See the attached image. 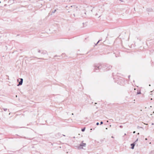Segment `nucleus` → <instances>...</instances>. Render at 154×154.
Wrapping results in <instances>:
<instances>
[{"mask_svg":"<svg viewBox=\"0 0 154 154\" xmlns=\"http://www.w3.org/2000/svg\"><path fill=\"white\" fill-rule=\"evenodd\" d=\"M83 141L79 145V146L78 147V149H85L84 148V147H85L86 145V144L85 143H83Z\"/></svg>","mask_w":154,"mask_h":154,"instance_id":"f257e3e1","label":"nucleus"},{"mask_svg":"<svg viewBox=\"0 0 154 154\" xmlns=\"http://www.w3.org/2000/svg\"><path fill=\"white\" fill-rule=\"evenodd\" d=\"M41 54L43 55H45L47 54V52L46 51L42 50Z\"/></svg>","mask_w":154,"mask_h":154,"instance_id":"f03ea898","label":"nucleus"},{"mask_svg":"<svg viewBox=\"0 0 154 154\" xmlns=\"http://www.w3.org/2000/svg\"><path fill=\"white\" fill-rule=\"evenodd\" d=\"M23 82V79H20V81L19 82V84L18 85H21L22 84Z\"/></svg>","mask_w":154,"mask_h":154,"instance_id":"7ed1b4c3","label":"nucleus"},{"mask_svg":"<svg viewBox=\"0 0 154 154\" xmlns=\"http://www.w3.org/2000/svg\"><path fill=\"white\" fill-rule=\"evenodd\" d=\"M131 149H134V146L135 145V144L134 143H132V144H131Z\"/></svg>","mask_w":154,"mask_h":154,"instance_id":"20e7f679","label":"nucleus"},{"mask_svg":"<svg viewBox=\"0 0 154 154\" xmlns=\"http://www.w3.org/2000/svg\"><path fill=\"white\" fill-rule=\"evenodd\" d=\"M42 49L40 50L39 49H38L37 50L38 52V53H42Z\"/></svg>","mask_w":154,"mask_h":154,"instance_id":"39448f33","label":"nucleus"},{"mask_svg":"<svg viewBox=\"0 0 154 154\" xmlns=\"http://www.w3.org/2000/svg\"><path fill=\"white\" fill-rule=\"evenodd\" d=\"M85 128H84L82 129V131H85Z\"/></svg>","mask_w":154,"mask_h":154,"instance_id":"423d86ee","label":"nucleus"},{"mask_svg":"<svg viewBox=\"0 0 154 154\" xmlns=\"http://www.w3.org/2000/svg\"><path fill=\"white\" fill-rule=\"evenodd\" d=\"M138 139H137V140L135 141L134 142V143H135H135L136 142H137L138 141Z\"/></svg>","mask_w":154,"mask_h":154,"instance_id":"0eeeda50","label":"nucleus"},{"mask_svg":"<svg viewBox=\"0 0 154 154\" xmlns=\"http://www.w3.org/2000/svg\"><path fill=\"white\" fill-rule=\"evenodd\" d=\"M103 124V122H100V125H102Z\"/></svg>","mask_w":154,"mask_h":154,"instance_id":"6e6552de","label":"nucleus"},{"mask_svg":"<svg viewBox=\"0 0 154 154\" xmlns=\"http://www.w3.org/2000/svg\"><path fill=\"white\" fill-rule=\"evenodd\" d=\"M4 110L5 111H6L7 110V109H4Z\"/></svg>","mask_w":154,"mask_h":154,"instance_id":"1a4fd4ad","label":"nucleus"},{"mask_svg":"<svg viewBox=\"0 0 154 154\" xmlns=\"http://www.w3.org/2000/svg\"><path fill=\"white\" fill-rule=\"evenodd\" d=\"M96 67H97L99 69V66H96Z\"/></svg>","mask_w":154,"mask_h":154,"instance_id":"9d476101","label":"nucleus"},{"mask_svg":"<svg viewBox=\"0 0 154 154\" xmlns=\"http://www.w3.org/2000/svg\"><path fill=\"white\" fill-rule=\"evenodd\" d=\"M100 41V40H99L97 42V44H97H98L99 42Z\"/></svg>","mask_w":154,"mask_h":154,"instance_id":"9b49d317","label":"nucleus"},{"mask_svg":"<svg viewBox=\"0 0 154 154\" xmlns=\"http://www.w3.org/2000/svg\"><path fill=\"white\" fill-rule=\"evenodd\" d=\"M99 124V123L98 122H97V123H96V125H98Z\"/></svg>","mask_w":154,"mask_h":154,"instance_id":"f8f14e48","label":"nucleus"},{"mask_svg":"<svg viewBox=\"0 0 154 154\" xmlns=\"http://www.w3.org/2000/svg\"><path fill=\"white\" fill-rule=\"evenodd\" d=\"M140 92H139H139H137V94H140Z\"/></svg>","mask_w":154,"mask_h":154,"instance_id":"ddd939ff","label":"nucleus"},{"mask_svg":"<svg viewBox=\"0 0 154 154\" xmlns=\"http://www.w3.org/2000/svg\"><path fill=\"white\" fill-rule=\"evenodd\" d=\"M120 127L121 128H122V126L121 125V126H120Z\"/></svg>","mask_w":154,"mask_h":154,"instance_id":"4468645a","label":"nucleus"},{"mask_svg":"<svg viewBox=\"0 0 154 154\" xmlns=\"http://www.w3.org/2000/svg\"><path fill=\"white\" fill-rule=\"evenodd\" d=\"M133 133L134 134L135 133V131H134Z\"/></svg>","mask_w":154,"mask_h":154,"instance_id":"2eb2a0df","label":"nucleus"},{"mask_svg":"<svg viewBox=\"0 0 154 154\" xmlns=\"http://www.w3.org/2000/svg\"><path fill=\"white\" fill-rule=\"evenodd\" d=\"M145 140H147V138H146V139H145Z\"/></svg>","mask_w":154,"mask_h":154,"instance_id":"dca6fc26","label":"nucleus"},{"mask_svg":"<svg viewBox=\"0 0 154 154\" xmlns=\"http://www.w3.org/2000/svg\"><path fill=\"white\" fill-rule=\"evenodd\" d=\"M84 14H86V13H85H85H84Z\"/></svg>","mask_w":154,"mask_h":154,"instance_id":"f3484780","label":"nucleus"},{"mask_svg":"<svg viewBox=\"0 0 154 154\" xmlns=\"http://www.w3.org/2000/svg\"><path fill=\"white\" fill-rule=\"evenodd\" d=\"M139 134V133H138L137 134Z\"/></svg>","mask_w":154,"mask_h":154,"instance_id":"a211bd4d","label":"nucleus"},{"mask_svg":"<svg viewBox=\"0 0 154 154\" xmlns=\"http://www.w3.org/2000/svg\"><path fill=\"white\" fill-rule=\"evenodd\" d=\"M113 137H112V138H113Z\"/></svg>","mask_w":154,"mask_h":154,"instance_id":"6ab92c4d","label":"nucleus"},{"mask_svg":"<svg viewBox=\"0 0 154 154\" xmlns=\"http://www.w3.org/2000/svg\"><path fill=\"white\" fill-rule=\"evenodd\" d=\"M63 135V136H65V135Z\"/></svg>","mask_w":154,"mask_h":154,"instance_id":"aec40b11","label":"nucleus"},{"mask_svg":"<svg viewBox=\"0 0 154 154\" xmlns=\"http://www.w3.org/2000/svg\"><path fill=\"white\" fill-rule=\"evenodd\" d=\"M107 122H108V121H107Z\"/></svg>","mask_w":154,"mask_h":154,"instance_id":"412c9836","label":"nucleus"},{"mask_svg":"<svg viewBox=\"0 0 154 154\" xmlns=\"http://www.w3.org/2000/svg\"><path fill=\"white\" fill-rule=\"evenodd\" d=\"M126 135V134H125V135Z\"/></svg>","mask_w":154,"mask_h":154,"instance_id":"4be33fe9","label":"nucleus"},{"mask_svg":"<svg viewBox=\"0 0 154 154\" xmlns=\"http://www.w3.org/2000/svg\"><path fill=\"white\" fill-rule=\"evenodd\" d=\"M82 16H84V15H82Z\"/></svg>","mask_w":154,"mask_h":154,"instance_id":"5701e85b","label":"nucleus"},{"mask_svg":"<svg viewBox=\"0 0 154 154\" xmlns=\"http://www.w3.org/2000/svg\"><path fill=\"white\" fill-rule=\"evenodd\" d=\"M151 143V142H150V143H149V144H150Z\"/></svg>","mask_w":154,"mask_h":154,"instance_id":"b1692460","label":"nucleus"},{"mask_svg":"<svg viewBox=\"0 0 154 154\" xmlns=\"http://www.w3.org/2000/svg\"><path fill=\"white\" fill-rule=\"evenodd\" d=\"M1 1H0V3H1Z\"/></svg>","mask_w":154,"mask_h":154,"instance_id":"393cba45","label":"nucleus"}]
</instances>
